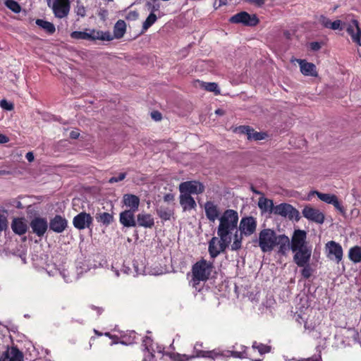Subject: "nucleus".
<instances>
[{"label":"nucleus","instance_id":"nucleus-31","mask_svg":"<svg viewBox=\"0 0 361 361\" xmlns=\"http://www.w3.org/2000/svg\"><path fill=\"white\" fill-rule=\"evenodd\" d=\"M258 207L262 212H269L273 213L275 206L271 200L262 197L259 198Z\"/></svg>","mask_w":361,"mask_h":361},{"label":"nucleus","instance_id":"nucleus-9","mask_svg":"<svg viewBox=\"0 0 361 361\" xmlns=\"http://www.w3.org/2000/svg\"><path fill=\"white\" fill-rule=\"evenodd\" d=\"M179 191L188 195L191 194H202L204 191V185L200 181L189 180L181 183L179 185Z\"/></svg>","mask_w":361,"mask_h":361},{"label":"nucleus","instance_id":"nucleus-4","mask_svg":"<svg viewBox=\"0 0 361 361\" xmlns=\"http://www.w3.org/2000/svg\"><path fill=\"white\" fill-rule=\"evenodd\" d=\"M71 37L75 39H85L89 41H94L96 39L109 41L111 39L109 32H104L103 31L96 30H91L89 32L74 31L71 32Z\"/></svg>","mask_w":361,"mask_h":361},{"label":"nucleus","instance_id":"nucleus-63","mask_svg":"<svg viewBox=\"0 0 361 361\" xmlns=\"http://www.w3.org/2000/svg\"><path fill=\"white\" fill-rule=\"evenodd\" d=\"M251 189H252V191L254 193H255V194H259V193H260L258 190H257L256 189H255L253 187H252V188H251Z\"/></svg>","mask_w":361,"mask_h":361},{"label":"nucleus","instance_id":"nucleus-39","mask_svg":"<svg viewBox=\"0 0 361 361\" xmlns=\"http://www.w3.org/2000/svg\"><path fill=\"white\" fill-rule=\"evenodd\" d=\"M6 6L15 13H18L21 11L20 4L14 0H6L4 2Z\"/></svg>","mask_w":361,"mask_h":361},{"label":"nucleus","instance_id":"nucleus-47","mask_svg":"<svg viewBox=\"0 0 361 361\" xmlns=\"http://www.w3.org/2000/svg\"><path fill=\"white\" fill-rule=\"evenodd\" d=\"M139 14L136 11H130L126 15V20H135L138 18Z\"/></svg>","mask_w":361,"mask_h":361},{"label":"nucleus","instance_id":"nucleus-14","mask_svg":"<svg viewBox=\"0 0 361 361\" xmlns=\"http://www.w3.org/2000/svg\"><path fill=\"white\" fill-rule=\"evenodd\" d=\"M295 253L293 255V262L297 264L298 267H302L310 262L312 255L311 247H305L300 248L295 251H293Z\"/></svg>","mask_w":361,"mask_h":361},{"label":"nucleus","instance_id":"nucleus-61","mask_svg":"<svg viewBox=\"0 0 361 361\" xmlns=\"http://www.w3.org/2000/svg\"><path fill=\"white\" fill-rule=\"evenodd\" d=\"M215 113H216V114H218V115H223L224 111L222 109H218L215 111Z\"/></svg>","mask_w":361,"mask_h":361},{"label":"nucleus","instance_id":"nucleus-21","mask_svg":"<svg viewBox=\"0 0 361 361\" xmlns=\"http://www.w3.org/2000/svg\"><path fill=\"white\" fill-rule=\"evenodd\" d=\"M314 192L317 195L320 200L327 204H333L334 207L339 210L341 212H344L343 207L338 201L336 195L329 193H322L317 191H314Z\"/></svg>","mask_w":361,"mask_h":361},{"label":"nucleus","instance_id":"nucleus-34","mask_svg":"<svg viewBox=\"0 0 361 361\" xmlns=\"http://www.w3.org/2000/svg\"><path fill=\"white\" fill-rule=\"evenodd\" d=\"M353 23L355 25L357 32L356 33L354 32L353 28L352 27H349L347 29V32L349 35H351L353 39L354 42L357 43L359 45H361V30L359 27V23L358 21L356 20H354L353 21Z\"/></svg>","mask_w":361,"mask_h":361},{"label":"nucleus","instance_id":"nucleus-44","mask_svg":"<svg viewBox=\"0 0 361 361\" xmlns=\"http://www.w3.org/2000/svg\"><path fill=\"white\" fill-rule=\"evenodd\" d=\"M0 106L6 110L11 111L13 109V104L11 102H8L6 99H2L0 102Z\"/></svg>","mask_w":361,"mask_h":361},{"label":"nucleus","instance_id":"nucleus-53","mask_svg":"<svg viewBox=\"0 0 361 361\" xmlns=\"http://www.w3.org/2000/svg\"><path fill=\"white\" fill-rule=\"evenodd\" d=\"M174 200V195L171 193H167L164 196V202H172Z\"/></svg>","mask_w":361,"mask_h":361},{"label":"nucleus","instance_id":"nucleus-46","mask_svg":"<svg viewBox=\"0 0 361 361\" xmlns=\"http://www.w3.org/2000/svg\"><path fill=\"white\" fill-rule=\"evenodd\" d=\"M126 177V173H119L118 177H111L109 180V183H117V182L124 180Z\"/></svg>","mask_w":361,"mask_h":361},{"label":"nucleus","instance_id":"nucleus-64","mask_svg":"<svg viewBox=\"0 0 361 361\" xmlns=\"http://www.w3.org/2000/svg\"><path fill=\"white\" fill-rule=\"evenodd\" d=\"M221 4H226L227 0H219Z\"/></svg>","mask_w":361,"mask_h":361},{"label":"nucleus","instance_id":"nucleus-59","mask_svg":"<svg viewBox=\"0 0 361 361\" xmlns=\"http://www.w3.org/2000/svg\"><path fill=\"white\" fill-rule=\"evenodd\" d=\"M195 296L197 298L200 299V300H204V295H203V294L202 293V292H201V290H199L198 293H196V294L195 295Z\"/></svg>","mask_w":361,"mask_h":361},{"label":"nucleus","instance_id":"nucleus-22","mask_svg":"<svg viewBox=\"0 0 361 361\" xmlns=\"http://www.w3.org/2000/svg\"><path fill=\"white\" fill-rule=\"evenodd\" d=\"M299 63L300 72L305 76L317 77L318 73L316 66L312 63L307 62L305 59H298Z\"/></svg>","mask_w":361,"mask_h":361},{"label":"nucleus","instance_id":"nucleus-54","mask_svg":"<svg viewBox=\"0 0 361 361\" xmlns=\"http://www.w3.org/2000/svg\"><path fill=\"white\" fill-rule=\"evenodd\" d=\"M25 157L29 162H32L35 159L34 154L32 152H27L25 155Z\"/></svg>","mask_w":361,"mask_h":361},{"label":"nucleus","instance_id":"nucleus-26","mask_svg":"<svg viewBox=\"0 0 361 361\" xmlns=\"http://www.w3.org/2000/svg\"><path fill=\"white\" fill-rule=\"evenodd\" d=\"M276 245L278 246V254L286 256L288 251L290 249L289 238L284 234L279 235Z\"/></svg>","mask_w":361,"mask_h":361},{"label":"nucleus","instance_id":"nucleus-29","mask_svg":"<svg viewBox=\"0 0 361 361\" xmlns=\"http://www.w3.org/2000/svg\"><path fill=\"white\" fill-rule=\"evenodd\" d=\"M123 203L129 207V210L137 211L140 205V198L133 194H125L123 197Z\"/></svg>","mask_w":361,"mask_h":361},{"label":"nucleus","instance_id":"nucleus-51","mask_svg":"<svg viewBox=\"0 0 361 361\" xmlns=\"http://www.w3.org/2000/svg\"><path fill=\"white\" fill-rule=\"evenodd\" d=\"M310 47L312 51H318L321 49V44L318 42H312L310 44Z\"/></svg>","mask_w":361,"mask_h":361},{"label":"nucleus","instance_id":"nucleus-33","mask_svg":"<svg viewBox=\"0 0 361 361\" xmlns=\"http://www.w3.org/2000/svg\"><path fill=\"white\" fill-rule=\"evenodd\" d=\"M35 23L49 35H52L56 31L54 25L49 21L42 19H37Z\"/></svg>","mask_w":361,"mask_h":361},{"label":"nucleus","instance_id":"nucleus-8","mask_svg":"<svg viewBox=\"0 0 361 361\" xmlns=\"http://www.w3.org/2000/svg\"><path fill=\"white\" fill-rule=\"evenodd\" d=\"M325 249L327 257L338 264L343 259V250L341 245L336 241L331 240L326 243Z\"/></svg>","mask_w":361,"mask_h":361},{"label":"nucleus","instance_id":"nucleus-56","mask_svg":"<svg viewBox=\"0 0 361 361\" xmlns=\"http://www.w3.org/2000/svg\"><path fill=\"white\" fill-rule=\"evenodd\" d=\"M77 14L81 16H85V9L83 6L78 7L77 10Z\"/></svg>","mask_w":361,"mask_h":361},{"label":"nucleus","instance_id":"nucleus-62","mask_svg":"<svg viewBox=\"0 0 361 361\" xmlns=\"http://www.w3.org/2000/svg\"><path fill=\"white\" fill-rule=\"evenodd\" d=\"M9 172L8 171H0V174L1 175H6V174H8Z\"/></svg>","mask_w":361,"mask_h":361},{"label":"nucleus","instance_id":"nucleus-60","mask_svg":"<svg viewBox=\"0 0 361 361\" xmlns=\"http://www.w3.org/2000/svg\"><path fill=\"white\" fill-rule=\"evenodd\" d=\"M107 13V11L104 9H101L100 12H99V16H102V17H104Z\"/></svg>","mask_w":361,"mask_h":361},{"label":"nucleus","instance_id":"nucleus-37","mask_svg":"<svg viewBox=\"0 0 361 361\" xmlns=\"http://www.w3.org/2000/svg\"><path fill=\"white\" fill-rule=\"evenodd\" d=\"M271 348L270 345L258 343L257 341H254L252 345V350L254 351L257 350L261 356L269 353L271 351Z\"/></svg>","mask_w":361,"mask_h":361},{"label":"nucleus","instance_id":"nucleus-30","mask_svg":"<svg viewBox=\"0 0 361 361\" xmlns=\"http://www.w3.org/2000/svg\"><path fill=\"white\" fill-rule=\"evenodd\" d=\"M179 198L180 204L184 211L195 209L197 206L194 198L191 195L180 193Z\"/></svg>","mask_w":361,"mask_h":361},{"label":"nucleus","instance_id":"nucleus-27","mask_svg":"<svg viewBox=\"0 0 361 361\" xmlns=\"http://www.w3.org/2000/svg\"><path fill=\"white\" fill-rule=\"evenodd\" d=\"M11 226L12 231L19 235L25 234L27 231V225L24 218H14Z\"/></svg>","mask_w":361,"mask_h":361},{"label":"nucleus","instance_id":"nucleus-3","mask_svg":"<svg viewBox=\"0 0 361 361\" xmlns=\"http://www.w3.org/2000/svg\"><path fill=\"white\" fill-rule=\"evenodd\" d=\"M278 235L270 228H264L259 233V238L254 240L257 242L262 252H269L276 246Z\"/></svg>","mask_w":361,"mask_h":361},{"label":"nucleus","instance_id":"nucleus-1","mask_svg":"<svg viewBox=\"0 0 361 361\" xmlns=\"http://www.w3.org/2000/svg\"><path fill=\"white\" fill-rule=\"evenodd\" d=\"M239 216L237 211L226 209L219 218L217 237H213L209 242V253L214 259L221 252H224L231 244V250L237 251L242 247L243 238L238 235V224Z\"/></svg>","mask_w":361,"mask_h":361},{"label":"nucleus","instance_id":"nucleus-16","mask_svg":"<svg viewBox=\"0 0 361 361\" xmlns=\"http://www.w3.org/2000/svg\"><path fill=\"white\" fill-rule=\"evenodd\" d=\"M32 233L38 237H42L48 228V222L45 218L35 217L30 223Z\"/></svg>","mask_w":361,"mask_h":361},{"label":"nucleus","instance_id":"nucleus-12","mask_svg":"<svg viewBox=\"0 0 361 361\" xmlns=\"http://www.w3.org/2000/svg\"><path fill=\"white\" fill-rule=\"evenodd\" d=\"M235 133L246 135L249 140H262L267 137V134L264 132H257L254 128L249 126H240L237 127L235 130Z\"/></svg>","mask_w":361,"mask_h":361},{"label":"nucleus","instance_id":"nucleus-52","mask_svg":"<svg viewBox=\"0 0 361 361\" xmlns=\"http://www.w3.org/2000/svg\"><path fill=\"white\" fill-rule=\"evenodd\" d=\"M322 357L320 355H315L311 357H308L307 359H302L300 361H321Z\"/></svg>","mask_w":361,"mask_h":361},{"label":"nucleus","instance_id":"nucleus-38","mask_svg":"<svg viewBox=\"0 0 361 361\" xmlns=\"http://www.w3.org/2000/svg\"><path fill=\"white\" fill-rule=\"evenodd\" d=\"M157 16L153 13H150L142 24V31H146L149 29L157 21Z\"/></svg>","mask_w":361,"mask_h":361},{"label":"nucleus","instance_id":"nucleus-10","mask_svg":"<svg viewBox=\"0 0 361 361\" xmlns=\"http://www.w3.org/2000/svg\"><path fill=\"white\" fill-rule=\"evenodd\" d=\"M273 213L283 217H288L290 219H295L298 221L300 219L299 212L287 203H281L275 206Z\"/></svg>","mask_w":361,"mask_h":361},{"label":"nucleus","instance_id":"nucleus-50","mask_svg":"<svg viewBox=\"0 0 361 361\" xmlns=\"http://www.w3.org/2000/svg\"><path fill=\"white\" fill-rule=\"evenodd\" d=\"M151 116L156 121H159L162 118L161 114L157 111H152L151 113Z\"/></svg>","mask_w":361,"mask_h":361},{"label":"nucleus","instance_id":"nucleus-45","mask_svg":"<svg viewBox=\"0 0 361 361\" xmlns=\"http://www.w3.org/2000/svg\"><path fill=\"white\" fill-rule=\"evenodd\" d=\"M319 22L322 24L324 27L329 28L331 25V20L324 16H321L319 19Z\"/></svg>","mask_w":361,"mask_h":361},{"label":"nucleus","instance_id":"nucleus-32","mask_svg":"<svg viewBox=\"0 0 361 361\" xmlns=\"http://www.w3.org/2000/svg\"><path fill=\"white\" fill-rule=\"evenodd\" d=\"M245 349L242 351H231V355L235 358L244 359L248 358L251 361H262V358L254 359L251 353L248 350L247 347H243Z\"/></svg>","mask_w":361,"mask_h":361},{"label":"nucleus","instance_id":"nucleus-7","mask_svg":"<svg viewBox=\"0 0 361 361\" xmlns=\"http://www.w3.org/2000/svg\"><path fill=\"white\" fill-rule=\"evenodd\" d=\"M257 228V221L253 216L243 217L239 223L238 235L250 236L252 235Z\"/></svg>","mask_w":361,"mask_h":361},{"label":"nucleus","instance_id":"nucleus-42","mask_svg":"<svg viewBox=\"0 0 361 361\" xmlns=\"http://www.w3.org/2000/svg\"><path fill=\"white\" fill-rule=\"evenodd\" d=\"M303 269L301 270V274L304 279H309L313 272L312 269L311 268L310 265V262L305 266L302 267Z\"/></svg>","mask_w":361,"mask_h":361},{"label":"nucleus","instance_id":"nucleus-20","mask_svg":"<svg viewBox=\"0 0 361 361\" xmlns=\"http://www.w3.org/2000/svg\"><path fill=\"white\" fill-rule=\"evenodd\" d=\"M204 208L206 217L209 221L214 222L216 219L219 220L221 215L217 204L212 201H207L204 203Z\"/></svg>","mask_w":361,"mask_h":361},{"label":"nucleus","instance_id":"nucleus-18","mask_svg":"<svg viewBox=\"0 0 361 361\" xmlns=\"http://www.w3.org/2000/svg\"><path fill=\"white\" fill-rule=\"evenodd\" d=\"M202 343H196L193 348V353L190 355V357H187V359H194L196 357H208L211 359H215L219 356H221L222 355L216 350H202L200 348H202Z\"/></svg>","mask_w":361,"mask_h":361},{"label":"nucleus","instance_id":"nucleus-36","mask_svg":"<svg viewBox=\"0 0 361 361\" xmlns=\"http://www.w3.org/2000/svg\"><path fill=\"white\" fill-rule=\"evenodd\" d=\"M96 220L105 226H109L114 221V216L112 214L108 212H100L96 214Z\"/></svg>","mask_w":361,"mask_h":361},{"label":"nucleus","instance_id":"nucleus-11","mask_svg":"<svg viewBox=\"0 0 361 361\" xmlns=\"http://www.w3.org/2000/svg\"><path fill=\"white\" fill-rule=\"evenodd\" d=\"M302 214L307 220L322 224L324 222L325 216L323 212L317 208H314L310 205L305 206L302 210Z\"/></svg>","mask_w":361,"mask_h":361},{"label":"nucleus","instance_id":"nucleus-19","mask_svg":"<svg viewBox=\"0 0 361 361\" xmlns=\"http://www.w3.org/2000/svg\"><path fill=\"white\" fill-rule=\"evenodd\" d=\"M50 230L61 233L68 227V221L62 216L57 214L50 219L49 223Z\"/></svg>","mask_w":361,"mask_h":361},{"label":"nucleus","instance_id":"nucleus-5","mask_svg":"<svg viewBox=\"0 0 361 361\" xmlns=\"http://www.w3.org/2000/svg\"><path fill=\"white\" fill-rule=\"evenodd\" d=\"M46 1L56 18L61 19L68 16L71 9L70 0H46Z\"/></svg>","mask_w":361,"mask_h":361},{"label":"nucleus","instance_id":"nucleus-41","mask_svg":"<svg viewBox=\"0 0 361 361\" xmlns=\"http://www.w3.org/2000/svg\"><path fill=\"white\" fill-rule=\"evenodd\" d=\"M157 0H149L146 3V6L147 7V9L151 11V13H153L154 11H157L159 10L160 8V4L157 2Z\"/></svg>","mask_w":361,"mask_h":361},{"label":"nucleus","instance_id":"nucleus-49","mask_svg":"<svg viewBox=\"0 0 361 361\" xmlns=\"http://www.w3.org/2000/svg\"><path fill=\"white\" fill-rule=\"evenodd\" d=\"M341 21L340 20H336L331 23L329 28L334 30L341 29Z\"/></svg>","mask_w":361,"mask_h":361},{"label":"nucleus","instance_id":"nucleus-35","mask_svg":"<svg viewBox=\"0 0 361 361\" xmlns=\"http://www.w3.org/2000/svg\"><path fill=\"white\" fill-rule=\"evenodd\" d=\"M348 258L354 263H359L361 262V247L354 246L350 248L348 251Z\"/></svg>","mask_w":361,"mask_h":361},{"label":"nucleus","instance_id":"nucleus-28","mask_svg":"<svg viewBox=\"0 0 361 361\" xmlns=\"http://www.w3.org/2000/svg\"><path fill=\"white\" fill-rule=\"evenodd\" d=\"M126 32V24L124 20H118L114 26L113 35L109 32L106 31V32H109L111 39L109 41L113 40L114 39H121L122 38Z\"/></svg>","mask_w":361,"mask_h":361},{"label":"nucleus","instance_id":"nucleus-23","mask_svg":"<svg viewBox=\"0 0 361 361\" xmlns=\"http://www.w3.org/2000/svg\"><path fill=\"white\" fill-rule=\"evenodd\" d=\"M135 211L126 209L120 213L119 221L125 227H135L136 219H135Z\"/></svg>","mask_w":361,"mask_h":361},{"label":"nucleus","instance_id":"nucleus-40","mask_svg":"<svg viewBox=\"0 0 361 361\" xmlns=\"http://www.w3.org/2000/svg\"><path fill=\"white\" fill-rule=\"evenodd\" d=\"M202 87L209 92H214L215 94H220V90L216 82H204Z\"/></svg>","mask_w":361,"mask_h":361},{"label":"nucleus","instance_id":"nucleus-17","mask_svg":"<svg viewBox=\"0 0 361 361\" xmlns=\"http://www.w3.org/2000/svg\"><path fill=\"white\" fill-rule=\"evenodd\" d=\"M23 353L17 346H8L0 355V361H23Z\"/></svg>","mask_w":361,"mask_h":361},{"label":"nucleus","instance_id":"nucleus-6","mask_svg":"<svg viewBox=\"0 0 361 361\" xmlns=\"http://www.w3.org/2000/svg\"><path fill=\"white\" fill-rule=\"evenodd\" d=\"M229 22L235 24H243L245 26L254 27L259 20L256 14H250L246 11H240L229 19Z\"/></svg>","mask_w":361,"mask_h":361},{"label":"nucleus","instance_id":"nucleus-58","mask_svg":"<svg viewBox=\"0 0 361 361\" xmlns=\"http://www.w3.org/2000/svg\"><path fill=\"white\" fill-rule=\"evenodd\" d=\"M91 308L92 310H94L95 311H97L98 314H101L102 313V312H103V309L102 307H96L94 305H92Z\"/></svg>","mask_w":361,"mask_h":361},{"label":"nucleus","instance_id":"nucleus-25","mask_svg":"<svg viewBox=\"0 0 361 361\" xmlns=\"http://www.w3.org/2000/svg\"><path fill=\"white\" fill-rule=\"evenodd\" d=\"M154 225V220L150 214L140 213L137 215L136 226L151 228Z\"/></svg>","mask_w":361,"mask_h":361},{"label":"nucleus","instance_id":"nucleus-55","mask_svg":"<svg viewBox=\"0 0 361 361\" xmlns=\"http://www.w3.org/2000/svg\"><path fill=\"white\" fill-rule=\"evenodd\" d=\"M9 140L8 137L3 134H0V144H4L8 142Z\"/></svg>","mask_w":361,"mask_h":361},{"label":"nucleus","instance_id":"nucleus-13","mask_svg":"<svg viewBox=\"0 0 361 361\" xmlns=\"http://www.w3.org/2000/svg\"><path fill=\"white\" fill-rule=\"evenodd\" d=\"M93 224V218L85 212H82L74 216L73 219V226L78 230L90 228Z\"/></svg>","mask_w":361,"mask_h":361},{"label":"nucleus","instance_id":"nucleus-48","mask_svg":"<svg viewBox=\"0 0 361 361\" xmlns=\"http://www.w3.org/2000/svg\"><path fill=\"white\" fill-rule=\"evenodd\" d=\"M190 357V355H180V354H176V355H174L173 356V359L174 360L176 361H188V360H190L191 359H187V357Z\"/></svg>","mask_w":361,"mask_h":361},{"label":"nucleus","instance_id":"nucleus-24","mask_svg":"<svg viewBox=\"0 0 361 361\" xmlns=\"http://www.w3.org/2000/svg\"><path fill=\"white\" fill-rule=\"evenodd\" d=\"M158 216L164 221H169L174 215V209L172 206L158 204L156 208Z\"/></svg>","mask_w":361,"mask_h":361},{"label":"nucleus","instance_id":"nucleus-43","mask_svg":"<svg viewBox=\"0 0 361 361\" xmlns=\"http://www.w3.org/2000/svg\"><path fill=\"white\" fill-rule=\"evenodd\" d=\"M8 227V221L5 215L0 214V232L6 230Z\"/></svg>","mask_w":361,"mask_h":361},{"label":"nucleus","instance_id":"nucleus-15","mask_svg":"<svg viewBox=\"0 0 361 361\" xmlns=\"http://www.w3.org/2000/svg\"><path fill=\"white\" fill-rule=\"evenodd\" d=\"M307 233L300 229L295 230L291 238L290 250L295 251L300 248L308 247L306 241Z\"/></svg>","mask_w":361,"mask_h":361},{"label":"nucleus","instance_id":"nucleus-2","mask_svg":"<svg viewBox=\"0 0 361 361\" xmlns=\"http://www.w3.org/2000/svg\"><path fill=\"white\" fill-rule=\"evenodd\" d=\"M213 269V262H208L204 259L195 263L192 267L191 283L192 286L197 288L200 281H207L209 279Z\"/></svg>","mask_w":361,"mask_h":361},{"label":"nucleus","instance_id":"nucleus-57","mask_svg":"<svg viewBox=\"0 0 361 361\" xmlns=\"http://www.w3.org/2000/svg\"><path fill=\"white\" fill-rule=\"evenodd\" d=\"M79 135H80V133L75 130H72L70 133V137L72 139H77V138H78Z\"/></svg>","mask_w":361,"mask_h":361}]
</instances>
